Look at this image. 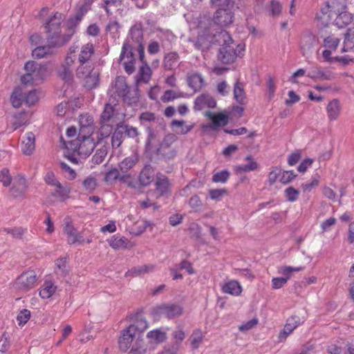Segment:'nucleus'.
<instances>
[{
  "mask_svg": "<svg viewBox=\"0 0 354 354\" xmlns=\"http://www.w3.org/2000/svg\"><path fill=\"white\" fill-rule=\"evenodd\" d=\"M184 96L182 92H176L173 90H167L164 92V94L161 96V100L163 102H169L175 99L183 97Z\"/></svg>",
  "mask_w": 354,
  "mask_h": 354,
  "instance_id": "nucleus-49",
  "label": "nucleus"
},
{
  "mask_svg": "<svg viewBox=\"0 0 354 354\" xmlns=\"http://www.w3.org/2000/svg\"><path fill=\"white\" fill-rule=\"evenodd\" d=\"M147 338L151 343L160 344L163 342L166 339V333L160 329H156L148 332Z\"/></svg>",
  "mask_w": 354,
  "mask_h": 354,
  "instance_id": "nucleus-38",
  "label": "nucleus"
},
{
  "mask_svg": "<svg viewBox=\"0 0 354 354\" xmlns=\"http://www.w3.org/2000/svg\"><path fill=\"white\" fill-rule=\"evenodd\" d=\"M308 77L313 80H331L335 78V74L330 70L315 66L308 73Z\"/></svg>",
  "mask_w": 354,
  "mask_h": 354,
  "instance_id": "nucleus-18",
  "label": "nucleus"
},
{
  "mask_svg": "<svg viewBox=\"0 0 354 354\" xmlns=\"http://www.w3.org/2000/svg\"><path fill=\"white\" fill-rule=\"evenodd\" d=\"M133 326H128L121 331L118 339L119 348L122 351H127L136 340V333L132 331Z\"/></svg>",
  "mask_w": 354,
  "mask_h": 354,
  "instance_id": "nucleus-11",
  "label": "nucleus"
},
{
  "mask_svg": "<svg viewBox=\"0 0 354 354\" xmlns=\"http://www.w3.org/2000/svg\"><path fill=\"white\" fill-rule=\"evenodd\" d=\"M326 111L328 118L330 121L337 120L339 118L342 111V106L339 100L333 99L330 101L326 107Z\"/></svg>",
  "mask_w": 354,
  "mask_h": 354,
  "instance_id": "nucleus-21",
  "label": "nucleus"
},
{
  "mask_svg": "<svg viewBox=\"0 0 354 354\" xmlns=\"http://www.w3.org/2000/svg\"><path fill=\"white\" fill-rule=\"evenodd\" d=\"M233 15L229 7L219 8L214 15V21L221 27H224L232 23Z\"/></svg>",
  "mask_w": 354,
  "mask_h": 354,
  "instance_id": "nucleus-12",
  "label": "nucleus"
},
{
  "mask_svg": "<svg viewBox=\"0 0 354 354\" xmlns=\"http://www.w3.org/2000/svg\"><path fill=\"white\" fill-rule=\"evenodd\" d=\"M127 39L129 41L131 39L132 41L138 44V46L143 45V34L142 28L137 26L131 27L129 32V37Z\"/></svg>",
  "mask_w": 354,
  "mask_h": 354,
  "instance_id": "nucleus-41",
  "label": "nucleus"
},
{
  "mask_svg": "<svg viewBox=\"0 0 354 354\" xmlns=\"http://www.w3.org/2000/svg\"><path fill=\"white\" fill-rule=\"evenodd\" d=\"M114 109L110 104H106L104 110L100 115V122L109 123L113 115Z\"/></svg>",
  "mask_w": 354,
  "mask_h": 354,
  "instance_id": "nucleus-47",
  "label": "nucleus"
},
{
  "mask_svg": "<svg viewBox=\"0 0 354 354\" xmlns=\"http://www.w3.org/2000/svg\"><path fill=\"white\" fill-rule=\"evenodd\" d=\"M222 291L232 295H239L242 291V288L237 281L231 280L223 284Z\"/></svg>",
  "mask_w": 354,
  "mask_h": 354,
  "instance_id": "nucleus-30",
  "label": "nucleus"
},
{
  "mask_svg": "<svg viewBox=\"0 0 354 354\" xmlns=\"http://www.w3.org/2000/svg\"><path fill=\"white\" fill-rule=\"evenodd\" d=\"M68 149L77 153L81 158L88 157L95 147V143L91 136H79L67 143Z\"/></svg>",
  "mask_w": 354,
  "mask_h": 354,
  "instance_id": "nucleus-3",
  "label": "nucleus"
},
{
  "mask_svg": "<svg viewBox=\"0 0 354 354\" xmlns=\"http://www.w3.org/2000/svg\"><path fill=\"white\" fill-rule=\"evenodd\" d=\"M95 53L94 46L92 43H87L81 47L80 53L78 55V63H88L90 62L91 57Z\"/></svg>",
  "mask_w": 354,
  "mask_h": 354,
  "instance_id": "nucleus-23",
  "label": "nucleus"
},
{
  "mask_svg": "<svg viewBox=\"0 0 354 354\" xmlns=\"http://www.w3.org/2000/svg\"><path fill=\"white\" fill-rule=\"evenodd\" d=\"M120 182L126 184L129 187L139 189L140 185L136 178L129 174H123L120 178Z\"/></svg>",
  "mask_w": 354,
  "mask_h": 354,
  "instance_id": "nucleus-46",
  "label": "nucleus"
},
{
  "mask_svg": "<svg viewBox=\"0 0 354 354\" xmlns=\"http://www.w3.org/2000/svg\"><path fill=\"white\" fill-rule=\"evenodd\" d=\"M155 185L156 190L159 193V196L157 198L160 196H168L170 194V183L169 179L163 174H157Z\"/></svg>",
  "mask_w": 354,
  "mask_h": 354,
  "instance_id": "nucleus-17",
  "label": "nucleus"
},
{
  "mask_svg": "<svg viewBox=\"0 0 354 354\" xmlns=\"http://www.w3.org/2000/svg\"><path fill=\"white\" fill-rule=\"evenodd\" d=\"M284 193L287 201L291 203L296 201L299 196V190L295 189L293 187L286 188Z\"/></svg>",
  "mask_w": 354,
  "mask_h": 354,
  "instance_id": "nucleus-63",
  "label": "nucleus"
},
{
  "mask_svg": "<svg viewBox=\"0 0 354 354\" xmlns=\"http://www.w3.org/2000/svg\"><path fill=\"white\" fill-rule=\"evenodd\" d=\"M129 326H133L132 331L136 333V331L140 333L143 332L148 328V322L145 319H138L136 323L129 325Z\"/></svg>",
  "mask_w": 354,
  "mask_h": 354,
  "instance_id": "nucleus-62",
  "label": "nucleus"
},
{
  "mask_svg": "<svg viewBox=\"0 0 354 354\" xmlns=\"http://www.w3.org/2000/svg\"><path fill=\"white\" fill-rule=\"evenodd\" d=\"M229 177L230 172L227 170L224 169L214 174L212 176V181L214 183H225V182H227Z\"/></svg>",
  "mask_w": 354,
  "mask_h": 354,
  "instance_id": "nucleus-61",
  "label": "nucleus"
},
{
  "mask_svg": "<svg viewBox=\"0 0 354 354\" xmlns=\"http://www.w3.org/2000/svg\"><path fill=\"white\" fill-rule=\"evenodd\" d=\"M78 64L79 65L76 69V76L77 78H84L93 73V67L90 62Z\"/></svg>",
  "mask_w": 354,
  "mask_h": 354,
  "instance_id": "nucleus-39",
  "label": "nucleus"
},
{
  "mask_svg": "<svg viewBox=\"0 0 354 354\" xmlns=\"http://www.w3.org/2000/svg\"><path fill=\"white\" fill-rule=\"evenodd\" d=\"M35 141L34 133L32 132H28L21 143V150L24 154L30 155L32 153L35 148Z\"/></svg>",
  "mask_w": 354,
  "mask_h": 354,
  "instance_id": "nucleus-26",
  "label": "nucleus"
},
{
  "mask_svg": "<svg viewBox=\"0 0 354 354\" xmlns=\"http://www.w3.org/2000/svg\"><path fill=\"white\" fill-rule=\"evenodd\" d=\"M179 55L176 52H170L166 54L163 59V67L167 71L175 69L179 61Z\"/></svg>",
  "mask_w": 354,
  "mask_h": 354,
  "instance_id": "nucleus-28",
  "label": "nucleus"
},
{
  "mask_svg": "<svg viewBox=\"0 0 354 354\" xmlns=\"http://www.w3.org/2000/svg\"><path fill=\"white\" fill-rule=\"evenodd\" d=\"M257 136L255 132H252L245 136V147L250 149H258L259 144L255 140Z\"/></svg>",
  "mask_w": 354,
  "mask_h": 354,
  "instance_id": "nucleus-53",
  "label": "nucleus"
},
{
  "mask_svg": "<svg viewBox=\"0 0 354 354\" xmlns=\"http://www.w3.org/2000/svg\"><path fill=\"white\" fill-rule=\"evenodd\" d=\"M37 277L33 270H28L19 275L15 282L17 288L22 291H28L36 284Z\"/></svg>",
  "mask_w": 354,
  "mask_h": 354,
  "instance_id": "nucleus-5",
  "label": "nucleus"
},
{
  "mask_svg": "<svg viewBox=\"0 0 354 354\" xmlns=\"http://www.w3.org/2000/svg\"><path fill=\"white\" fill-rule=\"evenodd\" d=\"M82 185L86 191L91 192L97 187V180L95 177L89 176L82 181Z\"/></svg>",
  "mask_w": 354,
  "mask_h": 354,
  "instance_id": "nucleus-59",
  "label": "nucleus"
},
{
  "mask_svg": "<svg viewBox=\"0 0 354 354\" xmlns=\"http://www.w3.org/2000/svg\"><path fill=\"white\" fill-rule=\"evenodd\" d=\"M56 273L65 276L68 274L67 258H59L55 261Z\"/></svg>",
  "mask_w": 354,
  "mask_h": 354,
  "instance_id": "nucleus-52",
  "label": "nucleus"
},
{
  "mask_svg": "<svg viewBox=\"0 0 354 354\" xmlns=\"http://www.w3.org/2000/svg\"><path fill=\"white\" fill-rule=\"evenodd\" d=\"M54 187L55 190L53 195L59 197L62 201H64L68 197L69 189L64 187L60 183Z\"/></svg>",
  "mask_w": 354,
  "mask_h": 354,
  "instance_id": "nucleus-54",
  "label": "nucleus"
},
{
  "mask_svg": "<svg viewBox=\"0 0 354 354\" xmlns=\"http://www.w3.org/2000/svg\"><path fill=\"white\" fill-rule=\"evenodd\" d=\"M281 173V169L280 167H272L268 175V181L270 185H273L276 183L277 180L279 177Z\"/></svg>",
  "mask_w": 354,
  "mask_h": 354,
  "instance_id": "nucleus-64",
  "label": "nucleus"
},
{
  "mask_svg": "<svg viewBox=\"0 0 354 354\" xmlns=\"http://www.w3.org/2000/svg\"><path fill=\"white\" fill-rule=\"evenodd\" d=\"M299 324L300 322L298 317L294 316L288 318L284 328L279 335V337L286 338Z\"/></svg>",
  "mask_w": 354,
  "mask_h": 354,
  "instance_id": "nucleus-27",
  "label": "nucleus"
},
{
  "mask_svg": "<svg viewBox=\"0 0 354 354\" xmlns=\"http://www.w3.org/2000/svg\"><path fill=\"white\" fill-rule=\"evenodd\" d=\"M64 19V15L56 12L44 24V28L48 34V42L53 47L61 46L71 39V35L61 34V25Z\"/></svg>",
  "mask_w": 354,
  "mask_h": 354,
  "instance_id": "nucleus-1",
  "label": "nucleus"
},
{
  "mask_svg": "<svg viewBox=\"0 0 354 354\" xmlns=\"http://www.w3.org/2000/svg\"><path fill=\"white\" fill-rule=\"evenodd\" d=\"M120 26L117 21H110L106 27V33H109L112 38L119 37Z\"/></svg>",
  "mask_w": 354,
  "mask_h": 354,
  "instance_id": "nucleus-50",
  "label": "nucleus"
},
{
  "mask_svg": "<svg viewBox=\"0 0 354 354\" xmlns=\"http://www.w3.org/2000/svg\"><path fill=\"white\" fill-rule=\"evenodd\" d=\"M109 245L115 249H126L131 247L130 242L125 236H113L109 241Z\"/></svg>",
  "mask_w": 354,
  "mask_h": 354,
  "instance_id": "nucleus-29",
  "label": "nucleus"
},
{
  "mask_svg": "<svg viewBox=\"0 0 354 354\" xmlns=\"http://www.w3.org/2000/svg\"><path fill=\"white\" fill-rule=\"evenodd\" d=\"M147 349V346L144 339L138 335L131 346L128 354H145Z\"/></svg>",
  "mask_w": 354,
  "mask_h": 354,
  "instance_id": "nucleus-32",
  "label": "nucleus"
},
{
  "mask_svg": "<svg viewBox=\"0 0 354 354\" xmlns=\"http://www.w3.org/2000/svg\"><path fill=\"white\" fill-rule=\"evenodd\" d=\"M335 12L333 10L330 5L327 1L320 8L316 15V19L324 26H327L333 20Z\"/></svg>",
  "mask_w": 354,
  "mask_h": 354,
  "instance_id": "nucleus-14",
  "label": "nucleus"
},
{
  "mask_svg": "<svg viewBox=\"0 0 354 354\" xmlns=\"http://www.w3.org/2000/svg\"><path fill=\"white\" fill-rule=\"evenodd\" d=\"M216 102L215 99L207 93H203L198 95L194 100V111H201L205 106L208 108H215Z\"/></svg>",
  "mask_w": 354,
  "mask_h": 354,
  "instance_id": "nucleus-15",
  "label": "nucleus"
},
{
  "mask_svg": "<svg viewBox=\"0 0 354 354\" xmlns=\"http://www.w3.org/2000/svg\"><path fill=\"white\" fill-rule=\"evenodd\" d=\"M154 171L150 165H145L138 176V183L140 187H147L153 180Z\"/></svg>",
  "mask_w": 354,
  "mask_h": 354,
  "instance_id": "nucleus-19",
  "label": "nucleus"
},
{
  "mask_svg": "<svg viewBox=\"0 0 354 354\" xmlns=\"http://www.w3.org/2000/svg\"><path fill=\"white\" fill-rule=\"evenodd\" d=\"M206 117L210 119L212 122V124L203 125L202 129L203 131L207 129L216 130L219 127H224L229 122L228 115L220 112L214 113L211 111H207L205 114Z\"/></svg>",
  "mask_w": 354,
  "mask_h": 354,
  "instance_id": "nucleus-6",
  "label": "nucleus"
},
{
  "mask_svg": "<svg viewBox=\"0 0 354 354\" xmlns=\"http://www.w3.org/2000/svg\"><path fill=\"white\" fill-rule=\"evenodd\" d=\"M354 51V26L349 28L344 34L341 53Z\"/></svg>",
  "mask_w": 354,
  "mask_h": 354,
  "instance_id": "nucleus-24",
  "label": "nucleus"
},
{
  "mask_svg": "<svg viewBox=\"0 0 354 354\" xmlns=\"http://www.w3.org/2000/svg\"><path fill=\"white\" fill-rule=\"evenodd\" d=\"M120 177L119 170L117 168H112L105 174L104 181L112 183L116 180H120Z\"/></svg>",
  "mask_w": 354,
  "mask_h": 354,
  "instance_id": "nucleus-60",
  "label": "nucleus"
},
{
  "mask_svg": "<svg viewBox=\"0 0 354 354\" xmlns=\"http://www.w3.org/2000/svg\"><path fill=\"white\" fill-rule=\"evenodd\" d=\"M187 83L194 92L200 91L204 86L205 81L201 74L191 73L187 75Z\"/></svg>",
  "mask_w": 354,
  "mask_h": 354,
  "instance_id": "nucleus-22",
  "label": "nucleus"
},
{
  "mask_svg": "<svg viewBox=\"0 0 354 354\" xmlns=\"http://www.w3.org/2000/svg\"><path fill=\"white\" fill-rule=\"evenodd\" d=\"M259 165L251 156L245 158V172L253 171L259 169Z\"/></svg>",
  "mask_w": 354,
  "mask_h": 354,
  "instance_id": "nucleus-57",
  "label": "nucleus"
},
{
  "mask_svg": "<svg viewBox=\"0 0 354 354\" xmlns=\"http://www.w3.org/2000/svg\"><path fill=\"white\" fill-rule=\"evenodd\" d=\"M28 189V183L24 176L18 174L14 177L10 189L11 195L15 198L23 196Z\"/></svg>",
  "mask_w": 354,
  "mask_h": 354,
  "instance_id": "nucleus-9",
  "label": "nucleus"
},
{
  "mask_svg": "<svg viewBox=\"0 0 354 354\" xmlns=\"http://www.w3.org/2000/svg\"><path fill=\"white\" fill-rule=\"evenodd\" d=\"M234 99L240 104H243V84L237 81L234 87Z\"/></svg>",
  "mask_w": 354,
  "mask_h": 354,
  "instance_id": "nucleus-55",
  "label": "nucleus"
},
{
  "mask_svg": "<svg viewBox=\"0 0 354 354\" xmlns=\"http://www.w3.org/2000/svg\"><path fill=\"white\" fill-rule=\"evenodd\" d=\"M83 79L85 80L84 86L89 89L95 88L98 85L99 76L95 73H92L88 77Z\"/></svg>",
  "mask_w": 354,
  "mask_h": 354,
  "instance_id": "nucleus-56",
  "label": "nucleus"
},
{
  "mask_svg": "<svg viewBox=\"0 0 354 354\" xmlns=\"http://www.w3.org/2000/svg\"><path fill=\"white\" fill-rule=\"evenodd\" d=\"M236 56L237 55L234 48L229 44H226L220 48L218 58L222 63L230 64L234 62Z\"/></svg>",
  "mask_w": 354,
  "mask_h": 354,
  "instance_id": "nucleus-16",
  "label": "nucleus"
},
{
  "mask_svg": "<svg viewBox=\"0 0 354 354\" xmlns=\"http://www.w3.org/2000/svg\"><path fill=\"white\" fill-rule=\"evenodd\" d=\"M24 68L27 73H32L37 77H41V73L45 71V68L34 61L26 62Z\"/></svg>",
  "mask_w": 354,
  "mask_h": 354,
  "instance_id": "nucleus-43",
  "label": "nucleus"
},
{
  "mask_svg": "<svg viewBox=\"0 0 354 354\" xmlns=\"http://www.w3.org/2000/svg\"><path fill=\"white\" fill-rule=\"evenodd\" d=\"M155 311L159 315L172 319L180 316L183 313V308L179 304H163L158 306Z\"/></svg>",
  "mask_w": 354,
  "mask_h": 354,
  "instance_id": "nucleus-10",
  "label": "nucleus"
},
{
  "mask_svg": "<svg viewBox=\"0 0 354 354\" xmlns=\"http://www.w3.org/2000/svg\"><path fill=\"white\" fill-rule=\"evenodd\" d=\"M79 136H91L95 130L93 118L88 113L82 114L79 117Z\"/></svg>",
  "mask_w": 354,
  "mask_h": 354,
  "instance_id": "nucleus-7",
  "label": "nucleus"
},
{
  "mask_svg": "<svg viewBox=\"0 0 354 354\" xmlns=\"http://www.w3.org/2000/svg\"><path fill=\"white\" fill-rule=\"evenodd\" d=\"M74 62L75 59L67 55L58 69L59 76L66 82H70L73 79L72 66Z\"/></svg>",
  "mask_w": 354,
  "mask_h": 354,
  "instance_id": "nucleus-13",
  "label": "nucleus"
},
{
  "mask_svg": "<svg viewBox=\"0 0 354 354\" xmlns=\"http://www.w3.org/2000/svg\"><path fill=\"white\" fill-rule=\"evenodd\" d=\"M64 232L67 236V241L69 244L84 242L83 236L79 232L72 224L71 218L66 217L64 219Z\"/></svg>",
  "mask_w": 354,
  "mask_h": 354,
  "instance_id": "nucleus-8",
  "label": "nucleus"
},
{
  "mask_svg": "<svg viewBox=\"0 0 354 354\" xmlns=\"http://www.w3.org/2000/svg\"><path fill=\"white\" fill-rule=\"evenodd\" d=\"M57 286L50 281H45L39 291V295L42 299L50 298L56 291Z\"/></svg>",
  "mask_w": 354,
  "mask_h": 354,
  "instance_id": "nucleus-36",
  "label": "nucleus"
},
{
  "mask_svg": "<svg viewBox=\"0 0 354 354\" xmlns=\"http://www.w3.org/2000/svg\"><path fill=\"white\" fill-rule=\"evenodd\" d=\"M125 58L127 60L136 59L133 53V46L129 39H127L123 43L119 59L120 62H122Z\"/></svg>",
  "mask_w": 354,
  "mask_h": 354,
  "instance_id": "nucleus-35",
  "label": "nucleus"
},
{
  "mask_svg": "<svg viewBox=\"0 0 354 354\" xmlns=\"http://www.w3.org/2000/svg\"><path fill=\"white\" fill-rule=\"evenodd\" d=\"M139 161V156L138 154H132L130 156L125 158L122 160L119 165L120 171L122 174L128 173Z\"/></svg>",
  "mask_w": 354,
  "mask_h": 354,
  "instance_id": "nucleus-25",
  "label": "nucleus"
},
{
  "mask_svg": "<svg viewBox=\"0 0 354 354\" xmlns=\"http://www.w3.org/2000/svg\"><path fill=\"white\" fill-rule=\"evenodd\" d=\"M342 11L335 15L337 16L334 20L335 24L338 28H344L348 26L353 19V15L345 10L346 9V5L345 3L342 5Z\"/></svg>",
  "mask_w": 354,
  "mask_h": 354,
  "instance_id": "nucleus-20",
  "label": "nucleus"
},
{
  "mask_svg": "<svg viewBox=\"0 0 354 354\" xmlns=\"http://www.w3.org/2000/svg\"><path fill=\"white\" fill-rule=\"evenodd\" d=\"M317 42L316 37L313 35L304 36L301 41V48L303 55H305L311 50Z\"/></svg>",
  "mask_w": 354,
  "mask_h": 354,
  "instance_id": "nucleus-33",
  "label": "nucleus"
},
{
  "mask_svg": "<svg viewBox=\"0 0 354 354\" xmlns=\"http://www.w3.org/2000/svg\"><path fill=\"white\" fill-rule=\"evenodd\" d=\"M15 121L12 123L13 129L16 130L20 127L25 125L27 122L25 111H20L14 115Z\"/></svg>",
  "mask_w": 354,
  "mask_h": 354,
  "instance_id": "nucleus-51",
  "label": "nucleus"
},
{
  "mask_svg": "<svg viewBox=\"0 0 354 354\" xmlns=\"http://www.w3.org/2000/svg\"><path fill=\"white\" fill-rule=\"evenodd\" d=\"M176 140V136L174 134L170 133L165 136L156 151L159 159L167 162L176 156L177 151L171 147Z\"/></svg>",
  "mask_w": 354,
  "mask_h": 354,
  "instance_id": "nucleus-4",
  "label": "nucleus"
},
{
  "mask_svg": "<svg viewBox=\"0 0 354 354\" xmlns=\"http://www.w3.org/2000/svg\"><path fill=\"white\" fill-rule=\"evenodd\" d=\"M51 46H52L49 44V46L37 47L32 52V57L37 59L44 57L46 54L49 53Z\"/></svg>",
  "mask_w": 354,
  "mask_h": 354,
  "instance_id": "nucleus-58",
  "label": "nucleus"
},
{
  "mask_svg": "<svg viewBox=\"0 0 354 354\" xmlns=\"http://www.w3.org/2000/svg\"><path fill=\"white\" fill-rule=\"evenodd\" d=\"M25 101L22 89L19 87L15 88L10 96V102L15 108H19L22 102Z\"/></svg>",
  "mask_w": 354,
  "mask_h": 354,
  "instance_id": "nucleus-40",
  "label": "nucleus"
},
{
  "mask_svg": "<svg viewBox=\"0 0 354 354\" xmlns=\"http://www.w3.org/2000/svg\"><path fill=\"white\" fill-rule=\"evenodd\" d=\"M139 77L136 80V83L142 82L144 83H148L151 77V70L147 62L145 64H142L140 67L138 72Z\"/></svg>",
  "mask_w": 354,
  "mask_h": 354,
  "instance_id": "nucleus-37",
  "label": "nucleus"
},
{
  "mask_svg": "<svg viewBox=\"0 0 354 354\" xmlns=\"http://www.w3.org/2000/svg\"><path fill=\"white\" fill-rule=\"evenodd\" d=\"M340 39L334 35L327 36L324 39L323 46L326 48L330 49L333 51L336 50L339 46Z\"/></svg>",
  "mask_w": 354,
  "mask_h": 354,
  "instance_id": "nucleus-44",
  "label": "nucleus"
},
{
  "mask_svg": "<svg viewBox=\"0 0 354 354\" xmlns=\"http://www.w3.org/2000/svg\"><path fill=\"white\" fill-rule=\"evenodd\" d=\"M100 128L97 132L98 142L108 138L113 131V127L110 123L100 122Z\"/></svg>",
  "mask_w": 354,
  "mask_h": 354,
  "instance_id": "nucleus-42",
  "label": "nucleus"
},
{
  "mask_svg": "<svg viewBox=\"0 0 354 354\" xmlns=\"http://www.w3.org/2000/svg\"><path fill=\"white\" fill-rule=\"evenodd\" d=\"M117 95L122 98L124 103L128 104H136L139 100L138 87L131 91V88L127 85L126 78L123 76H118L115 77L113 86Z\"/></svg>",
  "mask_w": 354,
  "mask_h": 354,
  "instance_id": "nucleus-2",
  "label": "nucleus"
},
{
  "mask_svg": "<svg viewBox=\"0 0 354 354\" xmlns=\"http://www.w3.org/2000/svg\"><path fill=\"white\" fill-rule=\"evenodd\" d=\"M123 129L124 128L122 127V125L119 123L111 136V145L113 148H118L123 142V139L125 136Z\"/></svg>",
  "mask_w": 354,
  "mask_h": 354,
  "instance_id": "nucleus-34",
  "label": "nucleus"
},
{
  "mask_svg": "<svg viewBox=\"0 0 354 354\" xmlns=\"http://www.w3.org/2000/svg\"><path fill=\"white\" fill-rule=\"evenodd\" d=\"M171 126L172 127H179L180 129V131H177V133L179 134H182V135L187 134L194 127V124L185 125V121L178 120H174L171 123Z\"/></svg>",
  "mask_w": 354,
  "mask_h": 354,
  "instance_id": "nucleus-48",
  "label": "nucleus"
},
{
  "mask_svg": "<svg viewBox=\"0 0 354 354\" xmlns=\"http://www.w3.org/2000/svg\"><path fill=\"white\" fill-rule=\"evenodd\" d=\"M155 266L152 264L143 265L132 268L125 273V277H136L145 273H149L154 270Z\"/></svg>",
  "mask_w": 354,
  "mask_h": 354,
  "instance_id": "nucleus-31",
  "label": "nucleus"
},
{
  "mask_svg": "<svg viewBox=\"0 0 354 354\" xmlns=\"http://www.w3.org/2000/svg\"><path fill=\"white\" fill-rule=\"evenodd\" d=\"M203 339V334L201 330L195 329L190 336L189 340L193 349H197Z\"/></svg>",
  "mask_w": 354,
  "mask_h": 354,
  "instance_id": "nucleus-45",
  "label": "nucleus"
}]
</instances>
